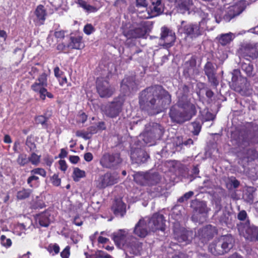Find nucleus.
Wrapping results in <instances>:
<instances>
[{"label": "nucleus", "mask_w": 258, "mask_h": 258, "mask_svg": "<svg viewBox=\"0 0 258 258\" xmlns=\"http://www.w3.org/2000/svg\"><path fill=\"white\" fill-rule=\"evenodd\" d=\"M171 102V96L161 86L148 87L141 93L139 103L142 109L150 115L162 112Z\"/></svg>", "instance_id": "obj_1"}, {"label": "nucleus", "mask_w": 258, "mask_h": 258, "mask_svg": "<svg viewBox=\"0 0 258 258\" xmlns=\"http://www.w3.org/2000/svg\"><path fill=\"white\" fill-rule=\"evenodd\" d=\"M231 138L236 145L239 148H244L250 144L258 143V132L243 128L233 133Z\"/></svg>", "instance_id": "obj_2"}, {"label": "nucleus", "mask_w": 258, "mask_h": 258, "mask_svg": "<svg viewBox=\"0 0 258 258\" xmlns=\"http://www.w3.org/2000/svg\"><path fill=\"white\" fill-rule=\"evenodd\" d=\"M210 20L208 14L204 13L202 20L198 24L189 23L183 25L180 28L187 37L195 39L202 35L207 27L208 21Z\"/></svg>", "instance_id": "obj_3"}, {"label": "nucleus", "mask_w": 258, "mask_h": 258, "mask_svg": "<svg viewBox=\"0 0 258 258\" xmlns=\"http://www.w3.org/2000/svg\"><path fill=\"white\" fill-rule=\"evenodd\" d=\"M122 33L128 41L144 37L147 33V28L143 23H127L123 26Z\"/></svg>", "instance_id": "obj_4"}, {"label": "nucleus", "mask_w": 258, "mask_h": 258, "mask_svg": "<svg viewBox=\"0 0 258 258\" xmlns=\"http://www.w3.org/2000/svg\"><path fill=\"white\" fill-rule=\"evenodd\" d=\"M189 88L183 85L177 93V101L175 104L180 109H184L194 114H197V109L195 104L191 103L188 98Z\"/></svg>", "instance_id": "obj_5"}, {"label": "nucleus", "mask_w": 258, "mask_h": 258, "mask_svg": "<svg viewBox=\"0 0 258 258\" xmlns=\"http://www.w3.org/2000/svg\"><path fill=\"white\" fill-rule=\"evenodd\" d=\"M237 228L240 235L249 241H254L258 238V227L251 224L249 220L237 224Z\"/></svg>", "instance_id": "obj_6"}, {"label": "nucleus", "mask_w": 258, "mask_h": 258, "mask_svg": "<svg viewBox=\"0 0 258 258\" xmlns=\"http://www.w3.org/2000/svg\"><path fill=\"white\" fill-rule=\"evenodd\" d=\"M240 58L242 57L250 61L258 57V43H242L238 50Z\"/></svg>", "instance_id": "obj_7"}, {"label": "nucleus", "mask_w": 258, "mask_h": 258, "mask_svg": "<svg viewBox=\"0 0 258 258\" xmlns=\"http://www.w3.org/2000/svg\"><path fill=\"white\" fill-rule=\"evenodd\" d=\"M177 105H173L170 109L169 117L171 121L177 123H182L188 121L196 114H194L184 109H179Z\"/></svg>", "instance_id": "obj_8"}, {"label": "nucleus", "mask_w": 258, "mask_h": 258, "mask_svg": "<svg viewBox=\"0 0 258 258\" xmlns=\"http://www.w3.org/2000/svg\"><path fill=\"white\" fill-rule=\"evenodd\" d=\"M231 87L236 92L243 96H248L251 93L250 84L246 78L238 77L233 74Z\"/></svg>", "instance_id": "obj_9"}, {"label": "nucleus", "mask_w": 258, "mask_h": 258, "mask_svg": "<svg viewBox=\"0 0 258 258\" xmlns=\"http://www.w3.org/2000/svg\"><path fill=\"white\" fill-rule=\"evenodd\" d=\"M122 162V159L119 153H105L100 159V164L103 168L116 169Z\"/></svg>", "instance_id": "obj_10"}, {"label": "nucleus", "mask_w": 258, "mask_h": 258, "mask_svg": "<svg viewBox=\"0 0 258 258\" xmlns=\"http://www.w3.org/2000/svg\"><path fill=\"white\" fill-rule=\"evenodd\" d=\"M164 132V127L160 124L153 123L151 128L143 135V140L146 144H153L156 140L160 139Z\"/></svg>", "instance_id": "obj_11"}, {"label": "nucleus", "mask_w": 258, "mask_h": 258, "mask_svg": "<svg viewBox=\"0 0 258 258\" xmlns=\"http://www.w3.org/2000/svg\"><path fill=\"white\" fill-rule=\"evenodd\" d=\"M246 5V1H239L235 5L229 7L225 11L223 17V20L228 22L234 17L240 15L245 9Z\"/></svg>", "instance_id": "obj_12"}, {"label": "nucleus", "mask_w": 258, "mask_h": 258, "mask_svg": "<svg viewBox=\"0 0 258 258\" xmlns=\"http://www.w3.org/2000/svg\"><path fill=\"white\" fill-rule=\"evenodd\" d=\"M234 239L231 235H226L221 236L219 242L216 244L214 248L218 254H222L228 252L233 246Z\"/></svg>", "instance_id": "obj_13"}, {"label": "nucleus", "mask_w": 258, "mask_h": 258, "mask_svg": "<svg viewBox=\"0 0 258 258\" xmlns=\"http://www.w3.org/2000/svg\"><path fill=\"white\" fill-rule=\"evenodd\" d=\"M151 231H164L165 229V220L164 216L158 213H155L151 218H146Z\"/></svg>", "instance_id": "obj_14"}, {"label": "nucleus", "mask_w": 258, "mask_h": 258, "mask_svg": "<svg viewBox=\"0 0 258 258\" xmlns=\"http://www.w3.org/2000/svg\"><path fill=\"white\" fill-rule=\"evenodd\" d=\"M96 89L98 93L101 98L110 97L114 92L108 81L103 78H98L96 80Z\"/></svg>", "instance_id": "obj_15"}, {"label": "nucleus", "mask_w": 258, "mask_h": 258, "mask_svg": "<svg viewBox=\"0 0 258 258\" xmlns=\"http://www.w3.org/2000/svg\"><path fill=\"white\" fill-rule=\"evenodd\" d=\"M173 236L179 243L189 244L193 238V232L191 231L185 230L184 228H174Z\"/></svg>", "instance_id": "obj_16"}, {"label": "nucleus", "mask_w": 258, "mask_h": 258, "mask_svg": "<svg viewBox=\"0 0 258 258\" xmlns=\"http://www.w3.org/2000/svg\"><path fill=\"white\" fill-rule=\"evenodd\" d=\"M118 176L115 173L107 172L101 176L97 180V186L99 188H104L117 182Z\"/></svg>", "instance_id": "obj_17"}, {"label": "nucleus", "mask_w": 258, "mask_h": 258, "mask_svg": "<svg viewBox=\"0 0 258 258\" xmlns=\"http://www.w3.org/2000/svg\"><path fill=\"white\" fill-rule=\"evenodd\" d=\"M217 233L216 228L211 225H209L200 229L198 232V236L203 243H206Z\"/></svg>", "instance_id": "obj_18"}, {"label": "nucleus", "mask_w": 258, "mask_h": 258, "mask_svg": "<svg viewBox=\"0 0 258 258\" xmlns=\"http://www.w3.org/2000/svg\"><path fill=\"white\" fill-rule=\"evenodd\" d=\"M150 231L151 230L146 218L140 219L136 224L134 229V233L140 238L145 237Z\"/></svg>", "instance_id": "obj_19"}, {"label": "nucleus", "mask_w": 258, "mask_h": 258, "mask_svg": "<svg viewBox=\"0 0 258 258\" xmlns=\"http://www.w3.org/2000/svg\"><path fill=\"white\" fill-rule=\"evenodd\" d=\"M128 230L119 229L114 232L111 235V238L113 240L115 245L119 248H123L127 242Z\"/></svg>", "instance_id": "obj_20"}, {"label": "nucleus", "mask_w": 258, "mask_h": 258, "mask_svg": "<svg viewBox=\"0 0 258 258\" xmlns=\"http://www.w3.org/2000/svg\"><path fill=\"white\" fill-rule=\"evenodd\" d=\"M149 158V155L142 149L135 148L131 151V159L134 164H141L144 163Z\"/></svg>", "instance_id": "obj_21"}, {"label": "nucleus", "mask_w": 258, "mask_h": 258, "mask_svg": "<svg viewBox=\"0 0 258 258\" xmlns=\"http://www.w3.org/2000/svg\"><path fill=\"white\" fill-rule=\"evenodd\" d=\"M121 90L124 95H128L132 91H136L138 88V85L135 80V76L125 77L121 83Z\"/></svg>", "instance_id": "obj_22"}, {"label": "nucleus", "mask_w": 258, "mask_h": 258, "mask_svg": "<svg viewBox=\"0 0 258 258\" xmlns=\"http://www.w3.org/2000/svg\"><path fill=\"white\" fill-rule=\"evenodd\" d=\"M122 103L119 101L111 102L105 107V114L110 118H115L118 116L121 111Z\"/></svg>", "instance_id": "obj_23"}, {"label": "nucleus", "mask_w": 258, "mask_h": 258, "mask_svg": "<svg viewBox=\"0 0 258 258\" xmlns=\"http://www.w3.org/2000/svg\"><path fill=\"white\" fill-rule=\"evenodd\" d=\"M47 12L44 7L42 5H38L35 10L31 19L36 26L43 25L46 20Z\"/></svg>", "instance_id": "obj_24"}, {"label": "nucleus", "mask_w": 258, "mask_h": 258, "mask_svg": "<svg viewBox=\"0 0 258 258\" xmlns=\"http://www.w3.org/2000/svg\"><path fill=\"white\" fill-rule=\"evenodd\" d=\"M205 75L207 76L209 82L212 86L217 87L219 82L216 77V70L214 64L211 61H207L204 68Z\"/></svg>", "instance_id": "obj_25"}, {"label": "nucleus", "mask_w": 258, "mask_h": 258, "mask_svg": "<svg viewBox=\"0 0 258 258\" xmlns=\"http://www.w3.org/2000/svg\"><path fill=\"white\" fill-rule=\"evenodd\" d=\"M151 5L148 11L147 18H152L161 15L164 11V5L162 0H151Z\"/></svg>", "instance_id": "obj_26"}, {"label": "nucleus", "mask_w": 258, "mask_h": 258, "mask_svg": "<svg viewBox=\"0 0 258 258\" xmlns=\"http://www.w3.org/2000/svg\"><path fill=\"white\" fill-rule=\"evenodd\" d=\"M126 252L130 254L137 255L141 253L142 249V243L134 238H133L131 241L127 242L124 247Z\"/></svg>", "instance_id": "obj_27"}, {"label": "nucleus", "mask_w": 258, "mask_h": 258, "mask_svg": "<svg viewBox=\"0 0 258 258\" xmlns=\"http://www.w3.org/2000/svg\"><path fill=\"white\" fill-rule=\"evenodd\" d=\"M191 207L196 213L202 215H207L210 210L205 202L197 200L192 201Z\"/></svg>", "instance_id": "obj_28"}, {"label": "nucleus", "mask_w": 258, "mask_h": 258, "mask_svg": "<svg viewBox=\"0 0 258 258\" xmlns=\"http://www.w3.org/2000/svg\"><path fill=\"white\" fill-rule=\"evenodd\" d=\"M112 210L115 216L122 217L126 213V205L121 200H116L112 206Z\"/></svg>", "instance_id": "obj_29"}, {"label": "nucleus", "mask_w": 258, "mask_h": 258, "mask_svg": "<svg viewBox=\"0 0 258 258\" xmlns=\"http://www.w3.org/2000/svg\"><path fill=\"white\" fill-rule=\"evenodd\" d=\"M69 46L71 49H80L84 47L83 37L80 35H74L70 38Z\"/></svg>", "instance_id": "obj_30"}, {"label": "nucleus", "mask_w": 258, "mask_h": 258, "mask_svg": "<svg viewBox=\"0 0 258 258\" xmlns=\"http://www.w3.org/2000/svg\"><path fill=\"white\" fill-rule=\"evenodd\" d=\"M94 0H77V4L88 13L95 12L97 9L94 6Z\"/></svg>", "instance_id": "obj_31"}, {"label": "nucleus", "mask_w": 258, "mask_h": 258, "mask_svg": "<svg viewBox=\"0 0 258 258\" xmlns=\"http://www.w3.org/2000/svg\"><path fill=\"white\" fill-rule=\"evenodd\" d=\"M175 4L178 11L181 13H184L189 10L192 2V0H176Z\"/></svg>", "instance_id": "obj_32"}, {"label": "nucleus", "mask_w": 258, "mask_h": 258, "mask_svg": "<svg viewBox=\"0 0 258 258\" xmlns=\"http://www.w3.org/2000/svg\"><path fill=\"white\" fill-rule=\"evenodd\" d=\"M47 75L45 73H43L36 79V81L31 86V89H34L42 87H47Z\"/></svg>", "instance_id": "obj_33"}, {"label": "nucleus", "mask_w": 258, "mask_h": 258, "mask_svg": "<svg viewBox=\"0 0 258 258\" xmlns=\"http://www.w3.org/2000/svg\"><path fill=\"white\" fill-rule=\"evenodd\" d=\"M235 35L233 33L229 32L228 33L221 34L218 35L217 38L219 42L223 46L229 44L234 38Z\"/></svg>", "instance_id": "obj_34"}, {"label": "nucleus", "mask_w": 258, "mask_h": 258, "mask_svg": "<svg viewBox=\"0 0 258 258\" xmlns=\"http://www.w3.org/2000/svg\"><path fill=\"white\" fill-rule=\"evenodd\" d=\"M33 193V190L30 188L22 187L16 194V198L18 200H23L29 198Z\"/></svg>", "instance_id": "obj_35"}, {"label": "nucleus", "mask_w": 258, "mask_h": 258, "mask_svg": "<svg viewBox=\"0 0 258 258\" xmlns=\"http://www.w3.org/2000/svg\"><path fill=\"white\" fill-rule=\"evenodd\" d=\"M220 222L222 224H225L229 228H232L233 226V223L230 213L225 211L220 218Z\"/></svg>", "instance_id": "obj_36"}, {"label": "nucleus", "mask_w": 258, "mask_h": 258, "mask_svg": "<svg viewBox=\"0 0 258 258\" xmlns=\"http://www.w3.org/2000/svg\"><path fill=\"white\" fill-rule=\"evenodd\" d=\"M254 188L252 187H248L243 194V198L247 203L250 204H252L254 201Z\"/></svg>", "instance_id": "obj_37"}, {"label": "nucleus", "mask_w": 258, "mask_h": 258, "mask_svg": "<svg viewBox=\"0 0 258 258\" xmlns=\"http://www.w3.org/2000/svg\"><path fill=\"white\" fill-rule=\"evenodd\" d=\"M45 87H42L32 90L35 92L38 93L39 94L40 99L43 101L45 100L46 96L49 98H53L54 97L53 95L50 92H48Z\"/></svg>", "instance_id": "obj_38"}, {"label": "nucleus", "mask_w": 258, "mask_h": 258, "mask_svg": "<svg viewBox=\"0 0 258 258\" xmlns=\"http://www.w3.org/2000/svg\"><path fill=\"white\" fill-rule=\"evenodd\" d=\"M49 214L48 212L41 213L37 217V220L42 227H47L50 224Z\"/></svg>", "instance_id": "obj_39"}, {"label": "nucleus", "mask_w": 258, "mask_h": 258, "mask_svg": "<svg viewBox=\"0 0 258 258\" xmlns=\"http://www.w3.org/2000/svg\"><path fill=\"white\" fill-rule=\"evenodd\" d=\"M148 172L144 173L138 172L134 175L135 181L139 184L144 185L147 184V178H148Z\"/></svg>", "instance_id": "obj_40"}, {"label": "nucleus", "mask_w": 258, "mask_h": 258, "mask_svg": "<svg viewBox=\"0 0 258 258\" xmlns=\"http://www.w3.org/2000/svg\"><path fill=\"white\" fill-rule=\"evenodd\" d=\"M176 37L175 33L173 31H171L169 34L162 41L163 42V45L166 46V47H170L172 46L175 42Z\"/></svg>", "instance_id": "obj_41"}, {"label": "nucleus", "mask_w": 258, "mask_h": 258, "mask_svg": "<svg viewBox=\"0 0 258 258\" xmlns=\"http://www.w3.org/2000/svg\"><path fill=\"white\" fill-rule=\"evenodd\" d=\"M147 177V185H154L155 184H156L160 181V179L159 174L157 173H148V175Z\"/></svg>", "instance_id": "obj_42"}, {"label": "nucleus", "mask_w": 258, "mask_h": 258, "mask_svg": "<svg viewBox=\"0 0 258 258\" xmlns=\"http://www.w3.org/2000/svg\"><path fill=\"white\" fill-rule=\"evenodd\" d=\"M241 68L248 77H250L254 76L253 73V66L252 64L242 62L241 64Z\"/></svg>", "instance_id": "obj_43"}, {"label": "nucleus", "mask_w": 258, "mask_h": 258, "mask_svg": "<svg viewBox=\"0 0 258 258\" xmlns=\"http://www.w3.org/2000/svg\"><path fill=\"white\" fill-rule=\"evenodd\" d=\"M26 146L29 148L30 152L34 151L36 149V145L34 142V138L32 136H28L26 141Z\"/></svg>", "instance_id": "obj_44"}, {"label": "nucleus", "mask_w": 258, "mask_h": 258, "mask_svg": "<svg viewBox=\"0 0 258 258\" xmlns=\"http://www.w3.org/2000/svg\"><path fill=\"white\" fill-rule=\"evenodd\" d=\"M28 157L29 162L33 165L37 166L40 162L41 156L37 155L34 151H32Z\"/></svg>", "instance_id": "obj_45"}, {"label": "nucleus", "mask_w": 258, "mask_h": 258, "mask_svg": "<svg viewBox=\"0 0 258 258\" xmlns=\"http://www.w3.org/2000/svg\"><path fill=\"white\" fill-rule=\"evenodd\" d=\"M17 162L20 166H24L29 163V157L26 154H20L17 159Z\"/></svg>", "instance_id": "obj_46"}, {"label": "nucleus", "mask_w": 258, "mask_h": 258, "mask_svg": "<svg viewBox=\"0 0 258 258\" xmlns=\"http://www.w3.org/2000/svg\"><path fill=\"white\" fill-rule=\"evenodd\" d=\"M35 120L36 123L41 124L42 128H47L48 127L47 123L48 118L44 116L39 115L35 118Z\"/></svg>", "instance_id": "obj_47"}, {"label": "nucleus", "mask_w": 258, "mask_h": 258, "mask_svg": "<svg viewBox=\"0 0 258 258\" xmlns=\"http://www.w3.org/2000/svg\"><path fill=\"white\" fill-rule=\"evenodd\" d=\"M73 174L74 175V180L75 181H78L80 178L85 176V172L78 168L74 169Z\"/></svg>", "instance_id": "obj_48"}, {"label": "nucleus", "mask_w": 258, "mask_h": 258, "mask_svg": "<svg viewBox=\"0 0 258 258\" xmlns=\"http://www.w3.org/2000/svg\"><path fill=\"white\" fill-rule=\"evenodd\" d=\"M237 218L238 220L240 221V222H245L247 220H249L246 212L244 210L239 211L237 214Z\"/></svg>", "instance_id": "obj_49"}, {"label": "nucleus", "mask_w": 258, "mask_h": 258, "mask_svg": "<svg viewBox=\"0 0 258 258\" xmlns=\"http://www.w3.org/2000/svg\"><path fill=\"white\" fill-rule=\"evenodd\" d=\"M1 244L5 247H9L12 245V241L11 239L7 238L4 235H2L0 237Z\"/></svg>", "instance_id": "obj_50"}, {"label": "nucleus", "mask_w": 258, "mask_h": 258, "mask_svg": "<svg viewBox=\"0 0 258 258\" xmlns=\"http://www.w3.org/2000/svg\"><path fill=\"white\" fill-rule=\"evenodd\" d=\"M173 144L175 147L177 148H179V149H180L181 148V146L183 145L182 137L181 136H177L174 138L173 139ZM176 150H178V149H176Z\"/></svg>", "instance_id": "obj_51"}, {"label": "nucleus", "mask_w": 258, "mask_h": 258, "mask_svg": "<svg viewBox=\"0 0 258 258\" xmlns=\"http://www.w3.org/2000/svg\"><path fill=\"white\" fill-rule=\"evenodd\" d=\"M172 31L166 27H162L161 29L160 40L162 41Z\"/></svg>", "instance_id": "obj_52"}, {"label": "nucleus", "mask_w": 258, "mask_h": 258, "mask_svg": "<svg viewBox=\"0 0 258 258\" xmlns=\"http://www.w3.org/2000/svg\"><path fill=\"white\" fill-rule=\"evenodd\" d=\"M239 185L240 182L234 177H231L229 178V183H227V186H230L229 187L230 188H236L239 186Z\"/></svg>", "instance_id": "obj_53"}, {"label": "nucleus", "mask_w": 258, "mask_h": 258, "mask_svg": "<svg viewBox=\"0 0 258 258\" xmlns=\"http://www.w3.org/2000/svg\"><path fill=\"white\" fill-rule=\"evenodd\" d=\"M47 249L50 253L54 251V254H56L59 253L60 248L59 245L57 244L54 243L49 244L48 246Z\"/></svg>", "instance_id": "obj_54"}, {"label": "nucleus", "mask_w": 258, "mask_h": 258, "mask_svg": "<svg viewBox=\"0 0 258 258\" xmlns=\"http://www.w3.org/2000/svg\"><path fill=\"white\" fill-rule=\"evenodd\" d=\"M95 31V28L91 24H87L85 25L83 31L87 35H89Z\"/></svg>", "instance_id": "obj_55"}, {"label": "nucleus", "mask_w": 258, "mask_h": 258, "mask_svg": "<svg viewBox=\"0 0 258 258\" xmlns=\"http://www.w3.org/2000/svg\"><path fill=\"white\" fill-rule=\"evenodd\" d=\"M57 50L59 51L60 52H63L64 53H67L69 52V50L71 49L69 46V43L66 45L63 43H59L57 46Z\"/></svg>", "instance_id": "obj_56"}, {"label": "nucleus", "mask_w": 258, "mask_h": 258, "mask_svg": "<svg viewBox=\"0 0 258 258\" xmlns=\"http://www.w3.org/2000/svg\"><path fill=\"white\" fill-rule=\"evenodd\" d=\"M32 174H38L43 177H45L46 176V171L41 168H37L32 169L30 171Z\"/></svg>", "instance_id": "obj_57"}, {"label": "nucleus", "mask_w": 258, "mask_h": 258, "mask_svg": "<svg viewBox=\"0 0 258 258\" xmlns=\"http://www.w3.org/2000/svg\"><path fill=\"white\" fill-rule=\"evenodd\" d=\"M51 181L52 183L56 186H58L60 185L61 183V180L59 178H58V176L56 174H54L51 177Z\"/></svg>", "instance_id": "obj_58"}, {"label": "nucleus", "mask_w": 258, "mask_h": 258, "mask_svg": "<svg viewBox=\"0 0 258 258\" xmlns=\"http://www.w3.org/2000/svg\"><path fill=\"white\" fill-rule=\"evenodd\" d=\"M98 127L97 125H92L88 128L86 132V135L88 136L96 134L98 132Z\"/></svg>", "instance_id": "obj_59"}, {"label": "nucleus", "mask_w": 258, "mask_h": 258, "mask_svg": "<svg viewBox=\"0 0 258 258\" xmlns=\"http://www.w3.org/2000/svg\"><path fill=\"white\" fill-rule=\"evenodd\" d=\"M70 246H67L61 252L60 255L62 258H69L70 254Z\"/></svg>", "instance_id": "obj_60"}, {"label": "nucleus", "mask_w": 258, "mask_h": 258, "mask_svg": "<svg viewBox=\"0 0 258 258\" xmlns=\"http://www.w3.org/2000/svg\"><path fill=\"white\" fill-rule=\"evenodd\" d=\"M256 152L255 150L252 149H247V153L246 157L247 158L252 159L256 156Z\"/></svg>", "instance_id": "obj_61"}, {"label": "nucleus", "mask_w": 258, "mask_h": 258, "mask_svg": "<svg viewBox=\"0 0 258 258\" xmlns=\"http://www.w3.org/2000/svg\"><path fill=\"white\" fill-rule=\"evenodd\" d=\"M136 6L137 8H146L148 6V4L146 0H136Z\"/></svg>", "instance_id": "obj_62"}, {"label": "nucleus", "mask_w": 258, "mask_h": 258, "mask_svg": "<svg viewBox=\"0 0 258 258\" xmlns=\"http://www.w3.org/2000/svg\"><path fill=\"white\" fill-rule=\"evenodd\" d=\"M192 126L194 127V130L192 131V132L194 135L197 136L200 132L201 126L199 123L195 122L192 123Z\"/></svg>", "instance_id": "obj_63"}, {"label": "nucleus", "mask_w": 258, "mask_h": 258, "mask_svg": "<svg viewBox=\"0 0 258 258\" xmlns=\"http://www.w3.org/2000/svg\"><path fill=\"white\" fill-rule=\"evenodd\" d=\"M87 119V115L84 112L80 113L78 115V121L84 123Z\"/></svg>", "instance_id": "obj_64"}]
</instances>
